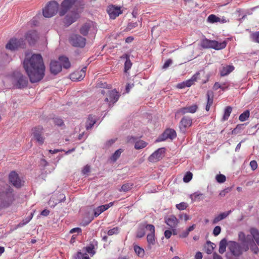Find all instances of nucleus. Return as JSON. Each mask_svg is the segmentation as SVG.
<instances>
[{
  "mask_svg": "<svg viewBox=\"0 0 259 259\" xmlns=\"http://www.w3.org/2000/svg\"><path fill=\"white\" fill-rule=\"evenodd\" d=\"M23 67L32 83L40 81L45 76L46 67L40 54H26L23 61Z\"/></svg>",
  "mask_w": 259,
  "mask_h": 259,
  "instance_id": "nucleus-1",
  "label": "nucleus"
},
{
  "mask_svg": "<svg viewBox=\"0 0 259 259\" xmlns=\"http://www.w3.org/2000/svg\"><path fill=\"white\" fill-rule=\"evenodd\" d=\"M15 200L13 189L9 186L0 185V209L10 206Z\"/></svg>",
  "mask_w": 259,
  "mask_h": 259,
  "instance_id": "nucleus-2",
  "label": "nucleus"
},
{
  "mask_svg": "<svg viewBox=\"0 0 259 259\" xmlns=\"http://www.w3.org/2000/svg\"><path fill=\"white\" fill-rule=\"evenodd\" d=\"M227 42L224 40L219 42L215 40H210L204 38L201 40L200 46L203 49H213L215 50H222L225 48Z\"/></svg>",
  "mask_w": 259,
  "mask_h": 259,
  "instance_id": "nucleus-3",
  "label": "nucleus"
},
{
  "mask_svg": "<svg viewBox=\"0 0 259 259\" xmlns=\"http://www.w3.org/2000/svg\"><path fill=\"white\" fill-rule=\"evenodd\" d=\"M101 93L103 96H105L104 101L108 102L110 106L116 103L120 96L116 90L103 89L101 90Z\"/></svg>",
  "mask_w": 259,
  "mask_h": 259,
  "instance_id": "nucleus-4",
  "label": "nucleus"
},
{
  "mask_svg": "<svg viewBox=\"0 0 259 259\" xmlns=\"http://www.w3.org/2000/svg\"><path fill=\"white\" fill-rule=\"evenodd\" d=\"M59 5L54 1L50 2L42 10V14L45 17L51 18L59 13Z\"/></svg>",
  "mask_w": 259,
  "mask_h": 259,
  "instance_id": "nucleus-5",
  "label": "nucleus"
},
{
  "mask_svg": "<svg viewBox=\"0 0 259 259\" xmlns=\"http://www.w3.org/2000/svg\"><path fill=\"white\" fill-rule=\"evenodd\" d=\"M16 87L19 89L26 87L28 83L27 78L19 72H15L13 76Z\"/></svg>",
  "mask_w": 259,
  "mask_h": 259,
  "instance_id": "nucleus-6",
  "label": "nucleus"
},
{
  "mask_svg": "<svg viewBox=\"0 0 259 259\" xmlns=\"http://www.w3.org/2000/svg\"><path fill=\"white\" fill-rule=\"evenodd\" d=\"M77 0H63L61 4L59 15L60 16L65 15L76 3Z\"/></svg>",
  "mask_w": 259,
  "mask_h": 259,
  "instance_id": "nucleus-7",
  "label": "nucleus"
},
{
  "mask_svg": "<svg viewBox=\"0 0 259 259\" xmlns=\"http://www.w3.org/2000/svg\"><path fill=\"white\" fill-rule=\"evenodd\" d=\"M43 130L42 126L40 125L35 126L32 129V135L40 145H42L45 140L43 136Z\"/></svg>",
  "mask_w": 259,
  "mask_h": 259,
  "instance_id": "nucleus-8",
  "label": "nucleus"
},
{
  "mask_svg": "<svg viewBox=\"0 0 259 259\" xmlns=\"http://www.w3.org/2000/svg\"><path fill=\"white\" fill-rule=\"evenodd\" d=\"M79 17V12L77 11L72 10L65 16L64 19V23L65 25L69 26L77 21Z\"/></svg>",
  "mask_w": 259,
  "mask_h": 259,
  "instance_id": "nucleus-9",
  "label": "nucleus"
},
{
  "mask_svg": "<svg viewBox=\"0 0 259 259\" xmlns=\"http://www.w3.org/2000/svg\"><path fill=\"white\" fill-rule=\"evenodd\" d=\"M69 41L74 47L83 48L85 45L86 39L79 35L74 34L70 37Z\"/></svg>",
  "mask_w": 259,
  "mask_h": 259,
  "instance_id": "nucleus-10",
  "label": "nucleus"
},
{
  "mask_svg": "<svg viewBox=\"0 0 259 259\" xmlns=\"http://www.w3.org/2000/svg\"><path fill=\"white\" fill-rule=\"evenodd\" d=\"M127 142L131 144L135 143L134 147L137 150L143 149L148 145L145 141L139 140L137 137L133 136H128L127 138Z\"/></svg>",
  "mask_w": 259,
  "mask_h": 259,
  "instance_id": "nucleus-11",
  "label": "nucleus"
},
{
  "mask_svg": "<svg viewBox=\"0 0 259 259\" xmlns=\"http://www.w3.org/2000/svg\"><path fill=\"white\" fill-rule=\"evenodd\" d=\"M23 46L24 40L22 39L12 38L6 45V48L11 51H14L19 48L23 47Z\"/></svg>",
  "mask_w": 259,
  "mask_h": 259,
  "instance_id": "nucleus-12",
  "label": "nucleus"
},
{
  "mask_svg": "<svg viewBox=\"0 0 259 259\" xmlns=\"http://www.w3.org/2000/svg\"><path fill=\"white\" fill-rule=\"evenodd\" d=\"M9 179L10 182L17 188H20L23 185V182L19 178L18 174L15 171L10 173Z\"/></svg>",
  "mask_w": 259,
  "mask_h": 259,
  "instance_id": "nucleus-13",
  "label": "nucleus"
},
{
  "mask_svg": "<svg viewBox=\"0 0 259 259\" xmlns=\"http://www.w3.org/2000/svg\"><path fill=\"white\" fill-rule=\"evenodd\" d=\"M165 152L164 148L158 149L148 157V160L151 162H156L160 160L164 156Z\"/></svg>",
  "mask_w": 259,
  "mask_h": 259,
  "instance_id": "nucleus-14",
  "label": "nucleus"
},
{
  "mask_svg": "<svg viewBox=\"0 0 259 259\" xmlns=\"http://www.w3.org/2000/svg\"><path fill=\"white\" fill-rule=\"evenodd\" d=\"M192 119L189 117L185 116L182 118L180 122L179 127L181 131L185 133L187 129L192 125Z\"/></svg>",
  "mask_w": 259,
  "mask_h": 259,
  "instance_id": "nucleus-15",
  "label": "nucleus"
},
{
  "mask_svg": "<svg viewBox=\"0 0 259 259\" xmlns=\"http://www.w3.org/2000/svg\"><path fill=\"white\" fill-rule=\"evenodd\" d=\"M229 249L235 256H239L242 253L241 246L236 242H231L229 244Z\"/></svg>",
  "mask_w": 259,
  "mask_h": 259,
  "instance_id": "nucleus-16",
  "label": "nucleus"
},
{
  "mask_svg": "<svg viewBox=\"0 0 259 259\" xmlns=\"http://www.w3.org/2000/svg\"><path fill=\"white\" fill-rule=\"evenodd\" d=\"M107 13L111 19H114L122 13V11L120 8L111 6L108 7Z\"/></svg>",
  "mask_w": 259,
  "mask_h": 259,
  "instance_id": "nucleus-17",
  "label": "nucleus"
},
{
  "mask_svg": "<svg viewBox=\"0 0 259 259\" xmlns=\"http://www.w3.org/2000/svg\"><path fill=\"white\" fill-rule=\"evenodd\" d=\"M38 38V34L35 30L29 31L25 35V38L30 45H34Z\"/></svg>",
  "mask_w": 259,
  "mask_h": 259,
  "instance_id": "nucleus-18",
  "label": "nucleus"
},
{
  "mask_svg": "<svg viewBox=\"0 0 259 259\" xmlns=\"http://www.w3.org/2000/svg\"><path fill=\"white\" fill-rule=\"evenodd\" d=\"M50 68L52 74L57 75L62 70V65L59 61L52 60L50 64Z\"/></svg>",
  "mask_w": 259,
  "mask_h": 259,
  "instance_id": "nucleus-19",
  "label": "nucleus"
},
{
  "mask_svg": "<svg viewBox=\"0 0 259 259\" xmlns=\"http://www.w3.org/2000/svg\"><path fill=\"white\" fill-rule=\"evenodd\" d=\"M198 109V106L196 104H193L188 107H185L179 109L177 111V114H185L187 113H194Z\"/></svg>",
  "mask_w": 259,
  "mask_h": 259,
  "instance_id": "nucleus-20",
  "label": "nucleus"
},
{
  "mask_svg": "<svg viewBox=\"0 0 259 259\" xmlns=\"http://www.w3.org/2000/svg\"><path fill=\"white\" fill-rule=\"evenodd\" d=\"M176 137L177 133L176 131L173 129L168 128L162 134L160 140L163 141L168 138L172 140Z\"/></svg>",
  "mask_w": 259,
  "mask_h": 259,
  "instance_id": "nucleus-21",
  "label": "nucleus"
},
{
  "mask_svg": "<svg viewBox=\"0 0 259 259\" xmlns=\"http://www.w3.org/2000/svg\"><path fill=\"white\" fill-rule=\"evenodd\" d=\"M113 202H110L105 205L99 206L94 209V216L95 217H98L101 213L107 210L110 207L113 205Z\"/></svg>",
  "mask_w": 259,
  "mask_h": 259,
  "instance_id": "nucleus-22",
  "label": "nucleus"
},
{
  "mask_svg": "<svg viewBox=\"0 0 259 259\" xmlns=\"http://www.w3.org/2000/svg\"><path fill=\"white\" fill-rule=\"evenodd\" d=\"M84 74L82 72H79V71H75L70 74V78L74 81H80L83 79Z\"/></svg>",
  "mask_w": 259,
  "mask_h": 259,
  "instance_id": "nucleus-23",
  "label": "nucleus"
},
{
  "mask_svg": "<svg viewBox=\"0 0 259 259\" xmlns=\"http://www.w3.org/2000/svg\"><path fill=\"white\" fill-rule=\"evenodd\" d=\"M165 222L171 228H175L179 223L178 219L174 215H171L168 219H165Z\"/></svg>",
  "mask_w": 259,
  "mask_h": 259,
  "instance_id": "nucleus-24",
  "label": "nucleus"
},
{
  "mask_svg": "<svg viewBox=\"0 0 259 259\" xmlns=\"http://www.w3.org/2000/svg\"><path fill=\"white\" fill-rule=\"evenodd\" d=\"M207 96V103L205 107V110L208 111L210 109V106L213 104V94L211 91H207L206 94Z\"/></svg>",
  "mask_w": 259,
  "mask_h": 259,
  "instance_id": "nucleus-25",
  "label": "nucleus"
},
{
  "mask_svg": "<svg viewBox=\"0 0 259 259\" xmlns=\"http://www.w3.org/2000/svg\"><path fill=\"white\" fill-rule=\"evenodd\" d=\"M234 70V67L233 65H227L224 66L220 70V75L221 76H224L228 75Z\"/></svg>",
  "mask_w": 259,
  "mask_h": 259,
  "instance_id": "nucleus-26",
  "label": "nucleus"
},
{
  "mask_svg": "<svg viewBox=\"0 0 259 259\" xmlns=\"http://www.w3.org/2000/svg\"><path fill=\"white\" fill-rule=\"evenodd\" d=\"M231 212V210H229L227 212H224L220 213L218 216L215 217L212 221L213 224L218 223L220 221L226 218Z\"/></svg>",
  "mask_w": 259,
  "mask_h": 259,
  "instance_id": "nucleus-27",
  "label": "nucleus"
},
{
  "mask_svg": "<svg viewBox=\"0 0 259 259\" xmlns=\"http://www.w3.org/2000/svg\"><path fill=\"white\" fill-rule=\"evenodd\" d=\"M59 61L60 64L65 69H68L71 66V64L69 61V59L66 57L61 56L59 58Z\"/></svg>",
  "mask_w": 259,
  "mask_h": 259,
  "instance_id": "nucleus-28",
  "label": "nucleus"
},
{
  "mask_svg": "<svg viewBox=\"0 0 259 259\" xmlns=\"http://www.w3.org/2000/svg\"><path fill=\"white\" fill-rule=\"evenodd\" d=\"M155 233L148 234L147 235V241L148 243V248L151 249L152 245L155 244Z\"/></svg>",
  "mask_w": 259,
  "mask_h": 259,
  "instance_id": "nucleus-29",
  "label": "nucleus"
},
{
  "mask_svg": "<svg viewBox=\"0 0 259 259\" xmlns=\"http://www.w3.org/2000/svg\"><path fill=\"white\" fill-rule=\"evenodd\" d=\"M91 26V25L90 23H85L80 28V33L83 35H87L88 34Z\"/></svg>",
  "mask_w": 259,
  "mask_h": 259,
  "instance_id": "nucleus-30",
  "label": "nucleus"
},
{
  "mask_svg": "<svg viewBox=\"0 0 259 259\" xmlns=\"http://www.w3.org/2000/svg\"><path fill=\"white\" fill-rule=\"evenodd\" d=\"M96 120L92 115H89L86 123V128L87 130L91 129L96 123Z\"/></svg>",
  "mask_w": 259,
  "mask_h": 259,
  "instance_id": "nucleus-31",
  "label": "nucleus"
},
{
  "mask_svg": "<svg viewBox=\"0 0 259 259\" xmlns=\"http://www.w3.org/2000/svg\"><path fill=\"white\" fill-rule=\"evenodd\" d=\"M227 244V240L225 238L221 240L219 243V251L220 253L223 254L226 251V248Z\"/></svg>",
  "mask_w": 259,
  "mask_h": 259,
  "instance_id": "nucleus-32",
  "label": "nucleus"
},
{
  "mask_svg": "<svg viewBox=\"0 0 259 259\" xmlns=\"http://www.w3.org/2000/svg\"><path fill=\"white\" fill-rule=\"evenodd\" d=\"M191 199L194 201H199L204 198L203 194L200 192H195L193 194L191 195Z\"/></svg>",
  "mask_w": 259,
  "mask_h": 259,
  "instance_id": "nucleus-33",
  "label": "nucleus"
},
{
  "mask_svg": "<svg viewBox=\"0 0 259 259\" xmlns=\"http://www.w3.org/2000/svg\"><path fill=\"white\" fill-rule=\"evenodd\" d=\"M250 233L256 242V243L259 245V232L258 231L255 229V228H252L250 229Z\"/></svg>",
  "mask_w": 259,
  "mask_h": 259,
  "instance_id": "nucleus-34",
  "label": "nucleus"
},
{
  "mask_svg": "<svg viewBox=\"0 0 259 259\" xmlns=\"http://www.w3.org/2000/svg\"><path fill=\"white\" fill-rule=\"evenodd\" d=\"M134 249L136 254L142 257L144 255L145 251L144 250L137 245H135L134 246Z\"/></svg>",
  "mask_w": 259,
  "mask_h": 259,
  "instance_id": "nucleus-35",
  "label": "nucleus"
},
{
  "mask_svg": "<svg viewBox=\"0 0 259 259\" xmlns=\"http://www.w3.org/2000/svg\"><path fill=\"white\" fill-rule=\"evenodd\" d=\"M125 62L124 63V72H127L132 66V63L130 59V55H125Z\"/></svg>",
  "mask_w": 259,
  "mask_h": 259,
  "instance_id": "nucleus-36",
  "label": "nucleus"
},
{
  "mask_svg": "<svg viewBox=\"0 0 259 259\" xmlns=\"http://www.w3.org/2000/svg\"><path fill=\"white\" fill-rule=\"evenodd\" d=\"M207 21L210 23L220 22L221 21V18L215 15L211 14L208 17Z\"/></svg>",
  "mask_w": 259,
  "mask_h": 259,
  "instance_id": "nucleus-37",
  "label": "nucleus"
},
{
  "mask_svg": "<svg viewBox=\"0 0 259 259\" xmlns=\"http://www.w3.org/2000/svg\"><path fill=\"white\" fill-rule=\"evenodd\" d=\"M142 226L150 232L149 234L155 233V227L151 224H147L146 223L142 224Z\"/></svg>",
  "mask_w": 259,
  "mask_h": 259,
  "instance_id": "nucleus-38",
  "label": "nucleus"
},
{
  "mask_svg": "<svg viewBox=\"0 0 259 259\" xmlns=\"http://www.w3.org/2000/svg\"><path fill=\"white\" fill-rule=\"evenodd\" d=\"M232 111V108L231 106H227L226 108V109L225 110L224 114V116L223 117V121H226V120H228V119L229 118V117L230 115V114H231Z\"/></svg>",
  "mask_w": 259,
  "mask_h": 259,
  "instance_id": "nucleus-39",
  "label": "nucleus"
},
{
  "mask_svg": "<svg viewBox=\"0 0 259 259\" xmlns=\"http://www.w3.org/2000/svg\"><path fill=\"white\" fill-rule=\"evenodd\" d=\"M134 186L133 184H130V183H126L123 184L121 188V189H120V191H123V192H127L132 189Z\"/></svg>",
  "mask_w": 259,
  "mask_h": 259,
  "instance_id": "nucleus-40",
  "label": "nucleus"
},
{
  "mask_svg": "<svg viewBox=\"0 0 259 259\" xmlns=\"http://www.w3.org/2000/svg\"><path fill=\"white\" fill-rule=\"evenodd\" d=\"M214 244L210 241L207 242V246L206 247V252L207 254H211L214 248Z\"/></svg>",
  "mask_w": 259,
  "mask_h": 259,
  "instance_id": "nucleus-41",
  "label": "nucleus"
},
{
  "mask_svg": "<svg viewBox=\"0 0 259 259\" xmlns=\"http://www.w3.org/2000/svg\"><path fill=\"white\" fill-rule=\"evenodd\" d=\"M249 117V111L248 110H246L243 113H241L239 117V120L240 121H245L248 117Z\"/></svg>",
  "mask_w": 259,
  "mask_h": 259,
  "instance_id": "nucleus-42",
  "label": "nucleus"
},
{
  "mask_svg": "<svg viewBox=\"0 0 259 259\" xmlns=\"http://www.w3.org/2000/svg\"><path fill=\"white\" fill-rule=\"evenodd\" d=\"M122 151L121 149L116 150L111 156V159L113 161H115L120 157Z\"/></svg>",
  "mask_w": 259,
  "mask_h": 259,
  "instance_id": "nucleus-43",
  "label": "nucleus"
},
{
  "mask_svg": "<svg viewBox=\"0 0 259 259\" xmlns=\"http://www.w3.org/2000/svg\"><path fill=\"white\" fill-rule=\"evenodd\" d=\"M251 40L259 44V31H256L250 34Z\"/></svg>",
  "mask_w": 259,
  "mask_h": 259,
  "instance_id": "nucleus-44",
  "label": "nucleus"
},
{
  "mask_svg": "<svg viewBox=\"0 0 259 259\" xmlns=\"http://www.w3.org/2000/svg\"><path fill=\"white\" fill-rule=\"evenodd\" d=\"M145 235V232L144 228L142 226V224L140 225V228L137 231L136 236L137 238H142Z\"/></svg>",
  "mask_w": 259,
  "mask_h": 259,
  "instance_id": "nucleus-45",
  "label": "nucleus"
},
{
  "mask_svg": "<svg viewBox=\"0 0 259 259\" xmlns=\"http://www.w3.org/2000/svg\"><path fill=\"white\" fill-rule=\"evenodd\" d=\"M216 180L218 183H223L226 181V177L225 175L222 174L217 175L216 176Z\"/></svg>",
  "mask_w": 259,
  "mask_h": 259,
  "instance_id": "nucleus-46",
  "label": "nucleus"
},
{
  "mask_svg": "<svg viewBox=\"0 0 259 259\" xmlns=\"http://www.w3.org/2000/svg\"><path fill=\"white\" fill-rule=\"evenodd\" d=\"M192 176H193V175L191 172H190V171L187 172L186 173V174L184 177V178H183L184 182L185 183H188L192 179Z\"/></svg>",
  "mask_w": 259,
  "mask_h": 259,
  "instance_id": "nucleus-47",
  "label": "nucleus"
},
{
  "mask_svg": "<svg viewBox=\"0 0 259 259\" xmlns=\"http://www.w3.org/2000/svg\"><path fill=\"white\" fill-rule=\"evenodd\" d=\"M119 232V228L118 227H114L110 230H109L107 234L109 236H111L114 234H117Z\"/></svg>",
  "mask_w": 259,
  "mask_h": 259,
  "instance_id": "nucleus-48",
  "label": "nucleus"
},
{
  "mask_svg": "<svg viewBox=\"0 0 259 259\" xmlns=\"http://www.w3.org/2000/svg\"><path fill=\"white\" fill-rule=\"evenodd\" d=\"M176 207L177 209L181 210H185L187 207V204L186 203L183 202L179 204H177Z\"/></svg>",
  "mask_w": 259,
  "mask_h": 259,
  "instance_id": "nucleus-49",
  "label": "nucleus"
},
{
  "mask_svg": "<svg viewBox=\"0 0 259 259\" xmlns=\"http://www.w3.org/2000/svg\"><path fill=\"white\" fill-rule=\"evenodd\" d=\"M54 124L58 126H62L63 124V121L62 119L59 118H55L53 119Z\"/></svg>",
  "mask_w": 259,
  "mask_h": 259,
  "instance_id": "nucleus-50",
  "label": "nucleus"
},
{
  "mask_svg": "<svg viewBox=\"0 0 259 259\" xmlns=\"http://www.w3.org/2000/svg\"><path fill=\"white\" fill-rule=\"evenodd\" d=\"M221 231V228L218 226L214 227L213 230V234L214 236H217L220 234Z\"/></svg>",
  "mask_w": 259,
  "mask_h": 259,
  "instance_id": "nucleus-51",
  "label": "nucleus"
},
{
  "mask_svg": "<svg viewBox=\"0 0 259 259\" xmlns=\"http://www.w3.org/2000/svg\"><path fill=\"white\" fill-rule=\"evenodd\" d=\"M231 189H232L231 188H227L225 189L224 190L221 191L220 192L219 195L221 197H224L227 193H229V192H230L231 191Z\"/></svg>",
  "mask_w": 259,
  "mask_h": 259,
  "instance_id": "nucleus-52",
  "label": "nucleus"
},
{
  "mask_svg": "<svg viewBox=\"0 0 259 259\" xmlns=\"http://www.w3.org/2000/svg\"><path fill=\"white\" fill-rule=\"evenodd\" d=\"M249 165L253 170H255L257 167V163L255 160H251L250 162Z\"/></svg>",
  "mask_w": 259,
  "mask_h": 259,
  "instance_id": "nucleus-53",
  "label": "nucleus"
},
{
  "mask_svg": "<svg viewBox=\"0 0 259 259\" xmlns=\"http://www.w3.org/2000/svg\"><path fill=\"white\" fill-rule=\"evenodd\" d=\"M172 63V60L170 59H169L167 60L164 63V65H163L162 68L163 69H166L168 68L169 65Z\"/></svg>",
  "mask_w": 259,
  "mask_h": 259,
  "instance_id": "nucleus-54",
  "label": "nucleus"
},
{
  "mask_svg": "<svg viewBox=\"0 0 259 259\" xmlns=\"http://www.w3.org/2000/svg\"><path fill=\"white\" fill-rule=\"evenodd\" d=\"M90 171V167L89 165L85 166L82 170V173L83 175H86L89 173Z\"/></svg>",
  "mask_w": 259,
  "mask_h": 259,
  "instance_id": "nucleus-55",
  "label": "nucleus"
},
{
  "mask_svg": "<svg viewBox=\"0 0 259 259\" xmlns=\"http://www.w3.org/2000/svg\"><path fill=\"white\" fill-rule=\"evenodd\" d=\"M199 72H197L195 74H194L192 77L190 78L192 81L194 83L195 81H196L197 80V79H198V77L199 76Z\"/></svg>",
  "mask_w": 259,
  "mask_h": 259,
  "instance_id": "nucleus-56",
  "label": "nucleus"
},
{
  "mask_svg": "<svg viewBox=\"0 0 259 259\" xmlns=\"http://www.w3.org/2000/svg\"><path fill=\"white\" fill-rule=\"evenodd\" d=\"M177 87L178 89H184V88H185V87H187V85H186L185 81H183V82H181V83H178V84L177 85Z\"/></svg>",
  "mask_w": 259,
  "mask_h": 259,
  "instance_id": "nucleus-57",
  "label": "nucleus"
},
{
  "mask_svg": "<svg viewBox=\"0 0 259 259\" xmlns=\"http://www.w3.org/2000/svg\"><path fill=\"white\" fill-rule=\"evenodd\" d=\"M75 232L80 233L81 232V229L80 228H74L73 229H72L70 231V233H73Z\"/></svg>",
  "mask_w": 259,
  "mask_h": 259,
  "instance_id": "nucleus-58",
  "label": "nucleus"
},
{
  "mask_svg": "<svg viewBox=\"0 0 259 259\" xmlns=\"http://www.w3.org/2000/svg\"><path fill=\"white\" fill-rule=\"evenodd\" d=\"M172 233L170 230H166L164 232V236L167 239H169L171 236Z\"/></svg>",
  "mask_w": 259,
  "mask_h": 259,
  "instance_id": "nucleus-59",
  "label": "nucleus"
},
{
  "mask_svg": "<svg viewBox=\"0 0 259 259\" xmlns=\"http://www.w3.org/2000/svg\"><path fill=\"white\" fill-rule=\"evenodd\" d=\"M94 247L93 246H88L86 248V250L89 253H94L95 252L94 251Z\"/></svg>",
  "mask_w": 259,
  "mask_h": 259,
  "instance_id": "nucleus-60",
  "label": "nucleus"
},
{
  "mask_svg": "<svg viewBox=\"0 0 259 259\" xmlns=\"http://www.w3.org/2000/svg\"><path fill=\"white\" fill-rule=\"evenodd\" d=\"M185 83L187 87H190L194 83L191 79L185 81Z\"/></svg>",
  "mask_w": 259,
  "mask_h": 259,
  "instance_id": "nucleus-61",
  "label": "nucleus"
},
{
  "mask_svg": "<svg viewBox=\"0 0 259 259\" xmlns=\"http://www.w3.org/2000/svg\"><path fill=\"white\" fill-rule=\"evenodd\" d=\"M221 84L219 83V82H215L214 84V85L213 87V89L214 90H217L218 89H220L222 87V85H221Z\"/></svg>",
  "mask_w": 259,
  "mask_h": 259,
  "instance_id": "nucleus-62",
  "label": "nucleus"
},
{
  "mask_svg": "<svg viewBox=\"0 0 259 259\" xmlns=\"http://www.w3.org/2000/svg\"><path fill=\"white\" fill-rule=\"evenodd\" d=\"M221 85H222V87L220 88L222 91H225L229 87V84L227 82L222 83Z\"/></svg>",
  "mask_w": 259,
  "mask_h": 259,
  "instance_id": "nucleus-63",
  "label": "nucleus"
},
{
  "mask_svg": "<svg viewBox=\"0 0 259 259\" xmlns=\"http://www.w3.org/2000/svg\"><path fill=\"white\" fill-rule=\"evenodd\" d=\"M202 254L201 252H197L195 256V259H202Z\"/></svg>",
  "mask_w": 259,
  "mask_h": 259,
  "instance_id": "nucleus-64",
  "label": "nucleus"
}]
</instances>
